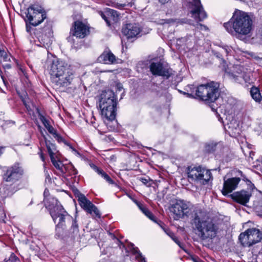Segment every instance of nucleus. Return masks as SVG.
Here are the masks:
<instances>
[{"label":"nucleus","instance_id":"48","mask_svg":"<svg viewBox=\"0 0 262 262\" xmlns=\"http://www.w3.org/2000/svg\"><path fill=\"white\" fill-rule=\"evenodd\" d=\"M68 146H69V147L72 149L73 151H74L75 152H77V151L69 144H67Z\"/></svg>","mask_w":262,"mask_h":262},{"label":"nucleus","instance_id":"28","mask_svg":"<svg viewBox=\"0 0 262 262\" xmlns=\"http://www.w3.org/2000/svg\"><path fill=\"white\" fill-rule=\"evenodd\" d=\"M106 14L110 21L111 20L114 22H117L118 21L119 14L117 11L111 9H108L106 11Z\"/></svg>","mask_w":262,"mask_h":262},{"label":"nucleus","instance_id":"5","mask_svg":"<svg viewBox=\"0 0 262 262\" xmlns=\"http://www.w3.org/2000/svg\"><path fill=\"white\" fill-rule=\"evenodd\" d=\"M116 95L111 90H106L102 92L99 99V107L101 115L108 120H114L116 115Z\"/></svg>","mask_w":262,"mask_h":262},{"label":"nucleus","instance_id":"34","mask_svg":"<svg viewBox=\"0 0 262 262\" xmlns=\"http://www.w3.org/2000/svg\"><path fill=\"white\" fill-rule=\"evenodd\" d=\"M39 119L41 122L42 123L45 127L47 129L48 126H51V125L50 124L49 120L47 119L44 116L42 115H39Z\"/></svg>","mask_w":262,"mask_h":262},{"label":"nucleus","instance_id":"2","mask_svg":"<svg viewBox=\"0 0 262 262\" xmlns=\"http://www.w3.org/2000/svg\"><path fill=\"white\" fill-rule=\"evenodd\" d=\"M224 26L230 34L241 40L250 37L254 28L251 18L246 12L239 10L235 11Z\"/></svg>","mask_w":262,"mask_h":262},{"label":"nucleus","instance_id":"4","mask_svg":"<svg viewBox=\"0 0 262 262\" xmlns=\"http://www.w3.org/2000/svg\"><path fill=\"white\" fill-rule=\"evenodd\" d=\"M52 81L57 86L67 87L71 84L74 77V72L66 62L54 59L49 66Z\"/></svg>","mask_w":262,"mask_h":262},{"label":"nucleus","instance_id":"20","mask_svg":"<svg viewBox=\"0 0 262 262\" xmlns=\"http://www.w3.org/2000/svg\"><path fill=\"white\" fill-rule=\"evenodd\" d=\"M230 196L235 202L243 205H246L249 201L251 194L248 191L242 190L234 192Z\"/></svg>","mask_w":262,"mask_h":262},{"label":"nucleus","instance_id":"24","mask_svg":"<svg viewBox=\"0 0 262 262\" xmlns=\"http://www.w3.org/2000/svg\"><path fill=\"white\" fill-rule=\"evenodd\" d=\"M134 202L138 206L140 210L150 220L156 222V220L155 216L152 214V213L147 208H146L143 204H141L136 200H134Z\"/></svg>","mask_w":262,"mask_h":262},{"label":"nucleus","instance_id":"11","mask_svg":"<svg viewBox=\"0 0 262 262\" xmlns=\"http://www.w3.org/2000/svg\"><path fill=\"white\" fill-rule=\"evenodd\" d=\"M26 17L29 24L36 26L46 18V14L40 6L32 5L28 8Z\"/></svg>","mask_w":262,"mask_h":262},{"label":"nucleus","instance_id":"8","mask_svg":"<svg viewBox=\"0 0 262 262\" xmlns=\"http://www.w3.org/2000/svg\"><path fill=\"white\" fill-rule=\"evenodd\" d=\"M187 173L189 179L202 185L207 184L212 179L211 171L201 166H189Z\"/></svg>","mask_w":262,"mask_h":262},{"label":"nucleus","instance_id":"25","mask_svg":"<svg viewBox=\"0 0 262 262\" xmlns=\"http://www.w3.org/2000/svg\"><path fill=\"white\" fill-rule=\"evenodd\" d=\"M90 165L94 170H95L98 174L100 175L102 178H103L108 183L110 184L114 183V181L112 180L110 176L106 174L102 169H100L96 165L93 163L90 164Z\"/></svg>","mask_w":262,"mask_h":262},{"label":"nucleus","instance_id":"36","mask_svg":"<svg viewBox=\"0 0 262 262\" xmlns=\"http://www.w3.org/2000/svg\"><path fill=\"white\" fill-rule=\"evenodd\" d=\"M7 262H20V260L14 254H12Z\"/></svg>","mask_w":262,"mask_h":262},{"label":"nucleus","instance_id":"33","mask_svg":"<svg viewBox=\"0 0 262 262\" xmlns=\"http://www.w3.org/2000/svg\"><path fill=\"white\" fill-rule=\"evenodd\" d=\"M116 95L118 93H121V97H120V99H122L123 98V94L124 93V90L123 88V86H122V84H121L120 83H117L116 84Z\"/></svg>","mask_w":262,"mask_h":262},{"label":"nucleus","instance_id":"22","mask_svg":"<svg viewBox=\"0 0 262 262\" xmlns=\"http://www.w3.org/2000/svg\"><path fill=\"white\" fill-rule=\"evenodd\" d=\"M100 62L105 64L114 63L116 61L115 56L110 51H104L99 57Z\"/></svg>","mask_w":262,"mask_h":262},{"label":"nucleus","instance_id":"37","mask_svg":"<svg viewBox=\"0 0 262 262\" xmlns=\"http://www.w3.org/2000/svg\"><path fill=\"white\" fill-rule=\"evenodd\" d=\"M139 180L144 185L146 186H149L150 185L149 183V178H140L139 179Z\"/></svg>","mask_w":262,"mask_h":262},{"label":"nucleus","instance_id":"52","mask_svg":"<svg viewBox=\"0 0 262 262\" xmlns=\"http://www.w3.org/2000/svg\"><path fill=\"white\" fill-rule=\"evenodd\" d=\"M44 193H47V192H46V190H45Z\"/></svg>","mask_w":262,"mask_h":262},{"label":"nucleus","instance_id":"47","mask_svg":"<svg viewBox=\"0 0 262 262\" xmlns=\"http://www.w3.org/2000/svg\"><path fill=\"white\" fill-rule=\"evenodd\" d=\"M19 70L25 75L26 73H25V69L21 67L19 68Z\"/></svg>","mask_w":262,"mask_h":262},{"label":"nucleus","instance_id":"23","mask_svg":"<svg viewBox=\"0 0 262 262\" xmlns=\"http://www.w3.org/2000/svg\"><path fill=\"white\" fill-rule=\"evenodd\" d=\"M125 250L126 252H131L133 254L136 256V259L138 260L145 262V258L143 256L142 253L139 251L137 247H135L133 243H129L127 245V247L125 248Z\"/></svg>","mask_w":262,"mask_h":262},{"label":"nucleus","instance_id":"50","mask_svg":"<svg viewBox=\"0 0 262 262\" xmlns=\"http://www.w3.org/2000/svg\"><path fill=\"white\" fill-rule=\"evenodd\" d=\"M24 104L25 105L26 107L28 108V107H29V106L28 105V104H27V102L26 101H24Z\"/></svg>","mask_w":262,"mask_h":262},{"label":"nucleus","instance_id":"38","mask_svg":"<svg viewBox=\"0 0 262 262\" xmlns=\"http://www.w3.org/2000/svg\"><path fill=\"white\" fill-rule=\"evenodd\" d=\"M125 6H126L125 4H120V3H116V2H114L113 3V7H114L115 8H118V9H122Z\"/></svg>","mask_w":262,"mask_h":262},{"label":"nucleus","instance_id":"35","mask_svg":"<svg viewBox=\"0 0 262 262\" xmlns=\"http://www.w3.org/2000/svg\"><path fill=\"white\" fill-rule=\"evenodd\" d=\"M100 14L102 18L106 21L107 26H111L110 20H109L108 17L107 16L106 11L105 13L100 12Z\"/></svg>","mask_w":262,"mask_h":262},{"label":"nucleus","instance_id":"31","mask_svg":"<svg viewBox=\"0 0 262 262\" xmlns=\"http://www.w3.org/2000/svg\"><path fill=\"white\" fill-rule=\"evenodd\" d=\"M216 145V143L213 142L206 143L205 146V151L208 153L212 152L215 150Z\"/></svg>","mask_w":262,"mask_h":262},{"label":"nucleus","instance_id":"51","mask_svg":"<svg viewBox=\"0 0 262 262\" xmlns=\"http://www.w3.org/2000/svg\"><path fill=\"white\" fill-rule=\"evenodd\" d=\"M44 193H47V192H46V190H45Z\"/></svg>","mask_w":262,"mask_h":262},{"label":"nucleus","instance_id":"40","mask_svg":"<svg viewBox=\"0 0 262 262\" xmlns=\"http://www.w3.org/2000/svg\"><path fill=\"white\" fill-rule=\"evenodd\" d=\"M171 239L178 245L181 248L182 247V243L178 240V239L174 235L173 237H171Z\"/></svg>","mask_w":262,"mask_h":262},{"label":"nucleus","instance_id":"32","mask_svg":"<svg viewBox=\"0 0 262 262\" xmlns=\"http://www.w3.org/2000/svg\"><path fill=\"white\" fill-rule=\"evenodd\" d=\"M10 56L4 50L0 49V61L6 62L9 61Z\"/></svg>","mask_w":262,"mask_h":262},{"label":"nucleus","instance_id":"54","mask_svg":"<svg viewBox=\"0 0 262 262\" xmlns=\"http://www.w3.org/2000/svg\"><path fill=\"white\" fill-rule=\"evenodd\" d=\"M194 262H197L196 260H195L194 259L193 260Z\"/></svg>","mask_w":262,"mask_h":262},{"label":"nucleus","instance_id":"18","mask_svg":"<svg viewBox=\"0 0 262 262\" xmlns=\"http://www.w3.org/2000/svg\"><path fill=\"white\" fill-rule=\"evenodd\" d=\"M241 181L239 178L234 177L229 178L227 180L224 179L223 188L222 190L224 195H227L229 193L235 190Z\"/></svg>","mask_w":262,"mask_h":262},{"label":"nucleus","instance_id":"26","mask_svg":"<svg viewBox=\"0 0 262 262\" xmlns=\"http://www.w3.org/2000/svg\"><path fill=\"white\" fill-rule=\"evenodd\" d=\"M50 157H54V155L57 152L56 147L55 144L52 143L50 140L47 139L45 141Z\"/></svg>","mask_w":262,"mask_h":262},{"label":"nucleus","instance_id":"29","mask_svg":"<svg viewBox=\"0 0 262 262\" xmlns=\"http://www.w3.org/2000/svg\"><path fill=\"white\" fill-rule=\"evenodd\" d=\"M47 129L49 133L52 134L58 142H60L63 141V139L61 136L57 133V130L52 125L51 126H48V128Z\"/></svg>","mask_w":262,"mask_h":262},{"label":"nucleus","instance_id":"17","mask_svg":"<svg viewBox=\"0 0 262 262\" xmlns=\"http://www.w3.org/2000/svg\"><path fill=\"white\" fill-rule=\"evenodd\" d=\"M141 31V28L136 24H126L122 28V33L127 39L138 37Z\"/></svg>","mask_w":262,"mask_h":262},{"label":"nucleus","instance_id":"44","mask_svg":"<svg viewBox=\"0 0 262 262\" xmlns=\"http://www.w3.org/2000/svg\"><path fill=\"white\" fill-rule=\"evenodd\" d=\"M72 174H74V175H75L77 173V170L72 166Z\"/></svg>","mask_w":262,"mask_h":262},{"label":"nucleus","instance_id":"7","mask_svg":"<svg viewBox=\"0 0 262 262\" xmlns=\"http://www.w3.org/2000/svg\"><path fill=\"white\" fill-rule=\"evenodd\" d=\"M188 5V8L190 9V13L191 16L196 21L195 24H191L190 20L188 22H184L185 23H188L195 27V28L199 30L208 31V28L203 24L199 23V21H202L207 18V15L206 12L204 9V8L201 4L200 0H192Z\"/></svg>","mask_w":262,"mask_h":262},{"label":"nucleus","instance_id":"3","mask_svg":"<svg viewBox=\"0 0 262 262\" xmlns=\"http://www.w3.org/2000/svg\"><path fill=\"white\" fill-rule=\"evenodd\" d=\"M193 212L191 224L198 231V236L203 240L215 237L217 226L209 219H205V213L201 208H196Z\"/></svg>","mask_w":262,"mask_h":262},{"label":"nucleus","instance_id":"16","mask_svg":"<svg viewBox=\"0 0 262 262\" xmlns=\"http://www.w3.org/2000/svg\"><path fill=\"white\" fill-rule=\"evenodd\" d=\"M150 71L155 76H161L169 78L172 74L171 70L163 67L161 62H152L149 66Z\"/></svg>","mask_w":262,"mask_h":262},{"label":"nucleus","instance_id":"21","mask_svg":"<svg viewBox=\"0 0 262 262\" xmlns=\"http://www.w3.org/2000/svg\"><path fill=\"white\" fill-rule=\"evenodd\" d=\"M229 77L237 82H241L244 79L246 82L248 81L245 74L243 72V68L237 66L234 68L232 72L228 73Z\"/></svg>","mask_w":262,"mask_h":262},{"label":"nucleus","instance_id":"27","mask_svg":"<svg viewBox=\"0 0 262 262\" xmlns=\"http://www.w3.org/2000/svg\"><path fill=\"white\" fill-rule=\"evenodd\" d=\"M250 95L252 98L256 102H260L262 100V96L258 88L252 87L250 90Z\"/></svg>","mask_w":262,"mask_h":262},{"label":"nucleus","instance_id":"39","mask_svg":"<svg viewBox=\"0 0 262 262\" xmlns=\"http://www.w3.org/2000/svg\"><path fill=\"white\" fill-rule=\"evenodd\" d=\"M161 21V22L160 23L162 24H170L175 22V20L173 19H162Z\"/></svg>","mask_w":262,"mask_h":262},{"label":"nucleus","instance_id":"15","mask_svg":"<svg viewBox=\"0 0 262 262\" xmlns=\"http://www.w3.org/2000/svg\"><path fill=\"white\" fill-rule=\"evenodd\" d=\"M89 28L82 21H75L71 29L70 33L77 38H83L89 34Z\"/></svg>","mask_w":262,"mask_h":262},{"label":"nucleus","instance_id":"53","mask_svg":"<svg viewBox=\"0 0 262 262\" xmlns=\"http://www.w3.org/2000/svg\"><path fill=\"white\" fill-rule=\"evenodd\" d=\"M261 211H262V206H261ZM260 215L262 216V213L261 214H260Z\"/></svg>","mask_w":262,"mask_h":262},{"label":"nucleus","instance_id":"9","mask_svg":"<svg viewBox=\"0 0 262 262\" xmlns=\"http://www.w3.org/2000/svg\"><path fill=\"white\" fill-rule=\"evenodd\" d=\"M192 205L184 200H178L171 205L169 210L174 215V219L178 220L185 216L188 217L191 211Z\"/></svg>","mask_w":262,"mask_h":262},{"label":"nucleus","instance_id":"45","mask_svg":"<svg viewBox=\"0 0 262 262\" xmlns=\"http://www.w3.org/2000/svg\"><path fill=\"white\" fill-rule=\"evenodd\" d=\"M169 0H159V2L162 4L167 3Z\"/></svg>","mask_w":262,"mask_h":262},{"label":"nucleus","instance_id":"42","mask_svg":"<svg viewBox=\"0 0 262 262\" xmlns=\"http://www.w3.org/2000/svg\"><path fill=\"white\" fill-rule=\"evenodd\" d=\"M38 128L39 129L40 133L42 137H43L44 140L45 141L47 139V138L46 136H45V135L44 134L42 130L41 127L40 126H38Z\"/></svg>","mask_w":262,"mask_h":262},{"label":"nucleus","instance_id":"1","mask_svg":"<svg viewBox=\"0 0 262 262\" xmlns=\"http://www.w3.org/2000/svg\"><path fill=\"white\" fill-rule=\"evenodd\" d=\"M54 223L57 222L56 235L59 237L69 236L73 238L79 236L78 225L76 219L70 215L55 198L45 201Z\"/></svg>","mask_w":262,"mask_h":262},{"label":"nucleus","instance_id":"30","mask_svg":"<svg viewBox=\"0 0 262 262\" xmlns=\"http://www.w3.org/2000/svg\"><path fill=\"white\" fill-rule=\"evenodd\" d=\"M52 163L56 169L59 170L62 172H64L63 165L61 161H56L54 157L50 158Z\"/></svg>","mask_w":262,"mask_h":262},{"label":"nucleus","instance_id":"49","mask_svg":"<svg viewBox=\"0 0 262 262\" xmlns=\"http://www.w3.org/2000/svg\"><path fill=\"white\" fill-rule=\"evenodd\" d=\"M40 158H41V159L42 161H44V160H45V157H44V156H43L42 154H40Z\"/></svg>","mask_w":262,"mask_h":262},{"label":"nucleus","instance_id":"46","mask_svg":"<svg viewBox=\"0 0 262 262\" xmlns=\"http://www.w3.org/2000/svg\"><path fill=\"white\" fill-rule=\"evenodd\" d=\"M28 21L27 20H26V30L27 32H29L30 31V27H29V25L28 24Z\"/></svg>","mask_w":262,"mask_h":262},{"label":"nucleus","instance_id":"19","mask_svg":"<svg viewBox=\"0 0 262 262\" xmlns=\"http://www.w3.org/2000/svg\"><path fill=\"white\" fill-rule=\"evenodd\" d=\"M225 129L229 135L234 138L237 137L241 131L239 122L234 119L227 123Z\"/></svg>","mask_w":262,"mask_h":262},{"label":"nucleus","instance_id":"6","mask_svg":"<svg viewBox=\"0 0 262 262\" xmlns=\"http://www.w3.org/2000/svg\"><path fill=\"white\" fill-rule=\"evenodd\" d=\"M196 96L201 100L208 102H214L220 96L219 84L211 81L198 86Z\"/></svg>","mask_w":262,"mask_h":262},{"label":"nucleus","instance_id":"43","mask_svg":"<svg viewBox=\"0 0 262 262\" xmlns=\"http://www.w3.org/2000/svg\"><path fill=\"white\" fill-rule=\"evenodd\" d=\"M223 49L227 54L231 52V49L228 46H225Z\"/></svg>","mask_w":262,"mask_h":262},{"label":"nucleus","instance_id":"14","mask_svg":"<svg viewBox=\"0 0 262 262\" xmlns=\"http://www.w3.org/2000/svg\"><path fill=\"white\" fill-rule=\"evenodd\" d=\"M52 34L51 26H45L38 35V39L40 42L38 45L46 49L49 48L52 42Z\"/></svg>","mask_w":262,"mask_h":262},{"label":"nucleus","instance_id":"41","mask_svg":"<svg viewBox=\"0 0 262 262\" xmlns=\"http://www.w3.org/2000/svg\"><path fill=\"white\" fill-rule=\"evenodd\" d=\"M163 230L165 231V232L171 238L174 235V233L169 230L164 228H163Z\"/></svg>","mask_w":262,"mask_h":262},{"label":"nucleus","instance_id":"12","mask_svg":"<svg viewBox=\"0 0 262 262\" xmlns=\"http://www.w3.org/2000/svg\"><path fill=\"white\" fill-rule=\"evenodd\" d=\"M24 170L19 163L9 167L4 173V179L8 182L14 183L21 179L24 174Z\"/></svg>","mask_w":262,"mask_h":262},{"label":"nucleus","instance_id":"10","mask_svg":"<svg viewBox=\"0 0 262 262\" xmlns=\"http://www.w3.org/2000/svg\"><path fill=\"white\" fill-rule=\"evenodd\" d=\"M238 239L244 246H251L262 239V232L257 229H248L239 234Z\"/></svg>","mask_w":262,"mask_h":262},{"label":"nucleus","instance_id":"13","mask_svg":"<svg viewBox=\"0 0 262 262\" xmlns=\"http://www.w3.org/2000/svg\"><path fill=\"white\" fill-rule=\"evenodd\" d=\"M76 194L79 204L84 210L93 216L95 215L99 218L101 217V214L98 208L90 201L88 200L84 194L81 193L78 191H77Z\"/></svg>","mask_w":262,"mask_h":262}]
</instances>
